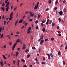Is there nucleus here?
I'll list each match as a JSON object with an SVG mask.
<instances>
[{
  "label": "nucleus",
  "instance_id": "f257e3e1",
  "mask_svg": "<svg viewBox=\"0 0 67 67\" xmlns=\"http://www.w3.org/2000/svg\"><path fill=\"white\" fill-rule=\"evenodd\" d=\"M40 2H38L36 4V5H35V8H34V10H36L37 8H38V4Z\"/></svg>",
  "mask_w": 67,
  "mask_h": 67
},
{
  "label": "nucleus",
  "instance_id": "f03ea898",
  "mask_svg": "<svg viewBox=\"0 0 67 67\" xmlns=\"http://www.w3.org/2000/svg\"><path fill=\"white\" fill-rule=\"evenodd\" d=\"M17 42L15 43L14 44V45L12 47V50H14V48H15V46L16 44H17Z\"/></svg>",
  "mask_w": 67,
  "mask_h": 67
},
{
  "label": "nucleus",
  "instance_id": "7ed1b4c3",
  "mask_svg": "<svg viewBox=\"0 0 67 67\" xmlns=\"http://www.w3.org/2000/svg\"><path fill=\"white\" fill-rule=\"evenodd\" d=\"M63 13V12L62 11H60V12H58L59 14V15H60L61 16L62 15Z\"/></svg>",
  "mask_w": 67,
  "mask_h": 67
},
{
  "label": "nucleus",
  "instance_id": "20e7f679",
  "mask_svg": "<svg viewBox=\"0 0 67 67\" xmlns=\"http://www.w3.org/2000/svg\"><path fill=\"white\" fill-rule=\"evenodd\" d=\"M26 48V45L25 44H23V49H24Z\"/></svg>",
  "mask_w": 67,
  "mask_h": 67
},
{
  "label": "nucleus",
  "instance_id": "39448f33",
  "mask_svg": "<svg viewBox=\"0 0 67 67\" xmlns=\"http://www.w3.org/2000/svg\"><path fill=\"white\" fill-rule=\"evenodd\" d=\"M44 42V40H41V41L40 42V44H43V42Z\"/></svg>",
  "mask_w": 67,
  "mask_h": 67
},
{
  "label": "nucleus",
  "instance_id": "423d86ee",
  "mask_svg": "<svg viewBox=\"0 0 67 67\" xmlns=\"http://www.w3.org/2000/svg\"><path fill=\"white\" fill-rule=\"evenodd\" d=\"M46 54H47V55H48V59L50 60V59L51 58V57L50 56V55L47 53H46Z\"/></svg>",
  "mask_w": 67,
  "mask_h": 67
},
{
  "label": "nucleus",
  "instance_id": "0eeeda50",
  "mask_svg": "<svg viewBox=\"0 0 67 67\" xmlns=\"http://www.w3.org/2000/svg\"><path fill=\"white\" fill-rule=\"evenodd\" d=\"M21 61L23 62V63H25V61L24 60V59H21Z\"/></svg>",
  "mask_w": 67,
  "mask_h": 67
},
{
  "label": "nucleus",
  "instance_id": "6e6552de",
  "mask_svg": "<svg viewBox=\"0 0 67 67\" xmlns=\"http://www.w3.org/2000/svg\"><path fill=\"white\" fill-rule=\"evenodd\" d=\"M5 7H6V11L7 12H8V9H9V6H5Z\"/></svg>",
  "mask_w": 67,
  "mask_h": 67
},
{
  "label": "nucleus",
  "instance_id": "1a4fd4ad",
  "mask_svg": "<svg viewBox=\"0 0 67 67\" xmlns=\"http://www.w3.org/2000/svg\"><path fill=\"white\" fill-rule=\"evenodd\" d=\"M9 4H10V3H9V2H8L7 3V4L6 5V6L9 7Z\"/></svg>",
  "mask_w": 67,
  "mask_h": 67
},
{
  "label": "nucleus",
  "instance_id": "9d476101",
  "mask_svg": "<svg viewBox=\"0 0 67 67\" xmlns=\"http://www.w3.org/2000/svg\"><path fill=\"white\" fill-rule=\"evenodd\" d=\"M23 22V19H21L19 21V23H21L22 22Z\"/></svg>",
  "mask_w": 67,
  "mask_h": 67
},
{
  "label": "nucleus",
  "instance_id": "9b49d317",
  "mask_svg": "<svg viewBox=\"0 0 67 67\" xmlns=\"http://www.w3.org/2000/svg\"><path fill=\"white\" fill-rule=\"evenodd\" d=\"M31 56L30 54H28L27 55V58H28L30 57V56Z\"/></svg>",
  "mask_w": 67,
  "mask_h": 67
},
{
  "label": "nucleus",
  "instance_id": "f8f14e48",
  "mask_svg": "<svg viewBox=\"0 0 67 67\" xmlns=\"http://www.w3.org/2000/svg\"><path fill=\"white\" fill-rule=\"evenodd\" d=\"M50 55L51 57H52V58L54 57V55H52V53H51L50 54Z\"/></svg>",
  "mask_w": 67,
  "mask_h": 67
},
{
  "label": "nucleus",
  "instance_id": "ddd939ff",
  "mask_svg": "<svg viewBox=\"0 0 67 67\" xmlns=\"http://www.w3.org/2000/svg\"><path fill=\"white\" fill-rule=\"evenodd\" d=\"M3 58L4 59H7V58H6V57H5V55H3Z\"/></svg>",
  "mask_w": 67,
  "mask_h": 67
},
{
  "label": "nucleus",
  "instance_id": "4468645a",
  "mask_svg": "<svg viewBox=\"0 0 67 67\" xmlns=\"http://www.w3.org/2000/svg\"><path fill=\"white\" fill-rule=\"evenodd\" d=\"M18 54H19V52H16V57H17V56H18Z\"/></svg>",
  "mask_w": 67,
  "mask_h": 67
},
{
  "label": "nucleus",
  "instance_id": "2eb2a0df",
  "mask_svg": "<svg viewBox=\"0 0 67 67\" xmlns=\"http://www.w3.org/2000/svg\"><path fill=\"white\" fill-rule=\"evenodd\" d=\"M48 22H49V19H48L47 20L46 22V24L47 25H48Z\"/></svg>",
  "mask_w": 67,
  "mask_h": 67
},
{
  "label": "nucleus",
  "instance_id": "dca6fc26",
  "mask_svg": "<svg viewBox=\"0 0 67 67\" xmlns=\"http://www.w3.org/2000/svg\"><path fill=\"white\" fill-rule=\"evenodd\" d=\"M58 0H57L56 1L55 4L56 5H57V4H58Z\"/></svg>",
  "mask_w": 67,
  "mask_h": 67
},
{
  "label": "nucleus",
  "instance_id": "f3484780",
  "mask_svg": "<svg viewBox=\"0 0 67 67\" xmlns=\"http://www.w3.org/2000/svg\"><path fill=\"white\" fill-rule=\"evenodd\" d=\"M20 63V60H19L18 61V64L17 65L18 66H19V63Z\"/></svg>",
  "mask_w": 67,
  "mask_h": 67
},
{
  "label": "nucleus",
  "instance_id": "a211bd4d",
  "mask_svg": "<svg viewBox=\"0 0 67 67\" xmlns=\"http://www.w3.org/2000/svg\"><path fill=\"white\" fill-rule=\"evenodd\" d=\"M13 15V12H12L10 15V16H11L12 17V16Z\"/></svg>",
  "mask_w": 67,
  "mask_h": 67
},
{
  "label": "nucleus",
  "instance_id": "6ab92c4d",
  "mask_svg": "<svg viewBox=\"0 0 67 67\" xmlns=\"http://www.w3.org/2000/svg\"><path fill=\"white\" fill-rule=\"evenodd\" d=\"M1 9H2V10H3V11H4L5 9H4V7H1Z\"/></svg>",
  "mask_w": 67,
  "mask_h": 67
},
{
  "label": "nucleus",
  "instance_id": "aec40b11",
  "mask_svg": "<svg viewBox=\"0 0 67 67\" xmlns=\"http://www.w3.org/2000/svg\"><path fill=\"white\" fill-rule=\"evenodd\" d=\"M18 20H17L15 22V25H16V24H17V23H18Z\"/></svg>",
  "mask_w": 67,
  "mask_h": 67
},
{
  "label": "nucleus",
  "instance_id": "412c9836",
  "mask_svg": "<svg viewBox=\"0 0 67 67\" xmlns=\"http://www.w3.org/2000/svg\"><path fill=\"white\" fill-rule=\"evenodd\" d=\"M10 16V18H9V21H11V19H12L13 17H11V16Z\"/></svg>",
  "mask_w": 67,
  "mask_h": 67
},
{
  "label": "nucleus",
  "instance_id": "4be33fe9",
  "mask_svg": "<svg viewBox=\"0 0 67 67\" xmlns=\"http://www.w3.org/2000/svg\"><path fill=\"white\" fill-rule=\"evenodd\" d=\"M13 63L14 65H15V60H13Z\"/></svg>",
  "mask_w": 67,
  "mask_h": 67
},
{
  "label": "nucleus",
  "instance_id": "5701e85b",
  "mask_svg": "<svg viewBox=\"0 0 67 67\" xmlns=\"http://www.w3.org/2000/svg\"><path fill=\"white\" fill-rule=\"evenodd\" d=\"M42 31L43 32H44L45 31V28H43L42 29Z\"/></svg>",
  "mask_w": 67,
  "mask_h": 67
},
{
  "label": "nucleus",
  "instance_id": "b1692460",
  "mask_svg": "<svg viewBox=\"0 0 67 67\" xmlns=\"http://www.w3.org/2000/svg\"><path fill=\"white\" fill-rule=\"evenodd\" d=\"M2 62H1V66L2 67H3V62H2Z\"/></svg>",
  "mask_w": 67,
  "mask_h": 67
},
{
  "label": "nucleus",
  "instance_id": "393cba45",
  "mask_svg": "<svg viewBox=\"0 0 67 67\" xmlns=\"http://www.w3.org/2000/svg\"><path fill=\"white\" fill-rule=\"evenodd\" d=\"M51 1H52V0H49L48 1V3H49V4L51 3Z\"/></svg>",
  "mask_w": 67,
  "mask_h": 67
},
{
  "label": "nucleus",
  "instance_id": "a878e982",
  "mask_svg": "<svg viewBox=\"0 0 67 67\" xmlns=\"http://www.w3.org/2000/svg\"><path fill=\"white\" fill-rule=\"evenodd\" d=\"M63 11L64 12H65L66 11V9L65 8H64L63 9Z\"/></svg>",
  "mask_w": 67,
  "mask_h": 67
},
{
  "label": "nucleus",
  "instance_id": "bb28decb",
  "mask_svg": "<svg viewBox=\"0 0 67 67\" xmlns=\"http://www.w3.org/2000/svg\"><path fill=\"white\" fill-rule=\"evenodd\" d=\"M58 54L59 55H60V54H61V53L60 51H59L58 53Z\"/></svg>",
  "mask_w": 67,
  "mask_h": 67
},
{
  "label": "nucleus",
  "instance_id": "cd10ccee",
  "mask_svg": "<svg viewBox=\"0 0 67 67\" xmlns=\"http://www.w3.org/2000/svg\"><path fill=\"white\" fill-rule=\"evenodd\" d=\"M32 49H36V48L35 47H33L32 48Z\"/></svg>",
  "mask_w": 67,
  "mask_h": 67
},
{
  "label": "nucleus",
  "instance_id": "c85d7f7f",
  "mask_svg": "<svg viewBox=\"0 0 67 67\" xmlns=\"http://www.w3.org/2000/svg\"><path fill=\"white\" fill-rule=\"evenodd\" d=\"M41 17V15H40L38 14V18H39Z\"/></svg>",
  "mask_w": 67,
  "mask_h": 67
},
{
  "label": "nucleus",
  "instance_id": "c756f323",
  "mask_svg": "<svg viewBox=\"0 0 67 67\" xmlns=\"http://www.w3.org/2000/svg\"><path fill=\"white\" fill-rule=\"evenodd\" d=\"M26 53H28L29 52V50L26 49L25 50Z\"/></svg>",
  "mask_w": 67,
  "mask_h": 67
},
{
  "label": "nucleus",
  "instance_id": "7c9ffc66",
  "mask_svg": "<svg viewBox=\"0 0 67 67\" xmlns=\"http://www.w3.org/2000/svg\"><path fill=\"white\" fill-rule=\"evenodd\" d=\"M20 42V39H18L16 41V42H17L18 43V42Z\"/></svg>",
  "mask_w": 67,
  "mask_h": 67
},
{
  "label": "nucleus",
  "instance_id": "2f4dec72",
  "mask_svg": "<svg viewBox=\"0 0 67 67\" xmlns=\"http://www.w3.org/2000/svg\"><path fill=\"white\" fill-rule=\"evenodd\" d=\"M3 7H4L5 5V4L4 3H3L2 4Z\"/></svg>",
  "mask_w": 67,
  "mask_h": 67
},
{
  "label": "nucleus",
  "instance_id": "473e14b6",
  "mask_svg": "<svg viewBox=\"0 0 67 67\" xmlns=\"http://www.w3.org/2000/svg\"><path fill=\"white\" fill-rule=\"evenodd\" d=\"M51 41H54V38L53 37L51 38Z\"/></svg>",
  "mask_w": 67,
  "mask_h": 67
},
{
  "label": "nucleus",
  "instance_id": "72a5a7b5",
  "mask_svg": "<svg viewBox=\"0 0 67 67\" xmlns=\"http://www.w3.org/2000/svg\"><path fill=\"white\" fill-rule=\"evenodd\" d=\"M20 34V32H19V31H17L16 32V34Z\"/></svg>",
  "mask_w": 67,
  "mask_h": 67
},
{
  "label": "nucleus",
  "instance_id": "f704fd0d",
  "mask_svg": "<svg viewBox=\"0 0 67 67\" xmlns=\"http://www.w3.org/2000/svg\"><path fill=\"white\" fill-rule=\"evenodd\" d=\"M41 64H43V65H44V64H45V63L44 62H42Z\"/></svg>",
  "mask_w": 67,
  "mask_h": 67
},
{
  "label": "nucleus",
  "instance_id": "c9c22d12",
  "mask_svg": "<svg viewBox=\"0 0 67 67\" xmlns=\"http://www.w3.org/2000/svg\"><path fill=\"white\" fill-rule=\"evenodd\" d=\"M31 30V27H29L28 30V31H30V30Z\"/></svg>",
  "mask_w": 67,
  "mask_h": 67
},
{
  "label": "nucleus",
  "instance_id": "e433bc0d",
  "mask_svg": "<svg viewBox=\"0 0 67 67\" xmlns=\"http://www.w3.org/2000/svg\"><path fill=\"white\" fill-rule=\"evenodd\" d=\"M52 20H51L50 21V23H49V24H51V23H52Z\"/></svg>",
  "mask_w": 67,
  "mask_h": 67
},
{
  "label": "nucleus",
  "instance_id": "4c0bfd02",
  "mask_svg": "<svg viewBox=\"0 0 67 67\" xmlns=\"http://www.w3.org/2000/svg\"><path fill=\"white\" fill-rule=\"evenodd\" d=\"M58 20L59 21V22H60V21H61V19L60 18H59L58 19Z\"/></svg>",
  "mask_w": 67,
  "mask_h": 67
},
{
  "label": "nucleus",
  "instance_id": "58836bf2",
  "mask_svg": "<svg viewBox=\"0 0 67 67\" xmlns=\"http://www.w3.org/2000/svg\"><path fill=\"white\" fill-rule=\"evenodd\" d=\"M17 49H18V51H20V48H17Z\"/></svg>",
  "mask_w": 67,
  "mask_h": 67
},
{
  "label": "nucleus",
  "instance_id": "ea45409f",
  "mask_svg": "<svg viewBox=\"0 0 67 67\" xmlns=\"http://www.w3.org/2000/svg\"><path fill=\"white\" fill-rule=\"evenodd\" d=\"M29 13V12H25V14H27V13Z\"/></svg>",
  "mask_w": 67,
  "mask_h": 67
},
{
  "label": "nucleus",
  "instance_id": "a19ab883",
  "mask_svg": "<svg viewBox=\"0 0 67 67\" xmlns=\"http://www.w3.org/2000/svg\"><path fill=\"white\" fill-rule=\"evenodd\" d=\"M3 34H2V35H1V38H2L3 37Z\"/></svg>",
  "mask_w": 67,
  "mask_h": 67
},
{
  "label": "nucleus",
  "instance_id": "79ce46f5",
  "mask_svg": "<svg viewBox=\"0 0 67 67\" xmlns=\"http://www.w3.org/2000/svg\"><path fill=\"white\" fill-rule=\"evenodd\" d=\"M41 26H43V25H44V24L42 23H41Z\"/></svg>",
  "mask_w": 67,
  "mask_h": 67
},
{
  "label": "nucleus",
  "instance_id": "37998d69",
  "mask_svg": "<svg viewBox=\"0 0 67 67\" xmlns=\"http://www.w3.org/2000/svg\"><path fill=\"white\" fill-rule=\"evenodd\" d=\"M4 25H5L6 24V21H4Z\"/></svg>",
  "mask_w": 67,
  "mask_h": 67
},
{
  "label": "nucleus",
  "instance_id": "c03bdc74",
  "mask_svg": "<svg viewBox=\"0 0 67 67\" xmlns=\"http://www.w3.org/2000/svg\"><path fill=\"white\" fill-rule=\"evenodd\" d=\"M55 25V24L54 23H53L52 24V26H54Z\"/></svg>",
  "mask_w": 67,
  "mask_h": 67
},
{
  "label": "nucleus",
  "instance_id": "a18cd8bd",
  "mask_svg": "<svg viewBox=\"0 0 67 67\" xmlns=\"http://www.w3.org/2000/svg\"><path fill=\"white\" fill-rule=\"evenodd\" d=\"M57 32L58 33H59V34L61 33V32H60V31H58Z\"/></svg>",
  "mask_w": 67,
  "mask_h": 67
},
{
  "label": "nucleus",
  "instance_id": "49530a36",
  "mask_svg": "<svg viewBox=\"0 0 67 67\" xmlns=\"http://www.w3.org/2000/svg\"><path fill=\"white\" fill-rule=\"evenodd\" d=\"M48 40V39L47 38H46L45 39V41H47Z\"/></svg>",
  "mask_w": 67,
  "mask_h": 67
},
{
  "label": "nucleus",
  "instance_id": "de8ad7c7",
  "mask_svg": "<svg viewBox=\"0 0 67 67\" xmlns=\"http://www.w3.org/2000/svg\"><path fill=\"white\" fill-rule=\"evenodd\" d=\"M63 64H64V65H65V62L64 61H63Z\"/></svg>",
  "mask_w": 67,
  "mask_h": 67
},
{
  "label": "nucleus",
  "instance_id": "09e8293b",
  "mask_svg": "<svg viewBox=\"0 0 67 67\" xmlns=\"http://www.w3.org/2000/svg\"><path fill=\"white\" fill-rule=\"evenodd\" d=\"M29 21H30V22H32V19H30L29 20Z\"/></svg>",
  "mask_w": 67,
  "mask_h": 67
},
{
  "label": "nucleus",
  "instance_id": "8fccbe9b",
  "mask_svg": "<svg viewBox=\"0 0 67 67\" xmlns=\"http://www.w3.org/2000/svg\"><path fill=\"white\" fill-rule=\"evenodd\" d=\"M27 25V23H26L25 24V26H26Z\"/></svg>",
  "mask_w": 67,
  "mask_h": 67
},
{
  "label": "nucleus",
  "instance_id": "3c124183",
  "mask_svg": "<svg viewBox=\"0 0 67 67\" xmlns=\"http://www.w3.org/2000/svg\"><path fill=\"white\" fill-rule=\"evenodd\" d=\"M30 31H29V30H27V33L28 34H29V33H30Z\"/></svg>",
  "mask_w": 67,
  "mask_h": 67
},
{
  "label": "nucleus",
  "instance_id": "603ef678",
  "mask_svg": "<svg viewBox=\"0 0 67 67\" xmlns=\"http://www.w3.org/2000/svg\"><path fill=\"white\" fill-rule=\"evenodd\" d=\"M31 15L32 17H33V16H34V14H32L31 15Z\"/></svg>",
  "mask_w": 67,
  "mask_h": 67
},
{
  "label": "nucleus",
  "instance_id": "864d4df0",
  "mask_svg": "<svg viewBox=\"0 0 67 67\" xmlns=\"http://www.w3.org/2000/svg\"><path fill=\"white\" fill-rule=\"evenodd\" d=\"M57 7H55L54 8V10H57Z\"/></svg>",
  "mask_w": 67,
  "mask_h": 67
},
{
  "label": "nucleus",
  "instance_id": "5fc2aeb1",
  "mask_svg": "<svg viewBox=\"0 0 67 67\" xmlns=\"http://www.w3.org/2000/svg\"><path fill=\"white\" fill-rule=\"evenodd\" d=\"M63 46H64V45L63 44H62L60 45V47H63Z\"/></svg>",
  "mask_w": 67,
  "mask_h": 67
},
{
  "label": "nucleus",
  "instance_id": "6e6d98bb",
  "mask_svg": "<svg viewBox=\"0 0 67 67\" xmlns=\"http://www.w3.org/2000/svg\"><path fill=\"white\" fill-rule=\"evenodd\" d=\"M38 22V20H37L35 21V23H37Z\"/></svg>",
  "mask_w": 67,
  "mask_h": 67
},
{
  "label": "nucleus",
  "instance_id": "4d7b16f0",
  "mask_svg": "<svg viewBox=\"0 0 67 67\" xmlns=\"http://www.w3.org/2000/svg\"><path fill=\"white\" fill-rule=\"evenodd\" d=\"M58 35H59V36H61L62 35H61V34H58Z\"/></svg>",
  "mask_w": 67,
  "mask_h": 67
},
{
  "label": "nucleus",
  "instance_id": "13d9d810",
  "mask_svg": "<svg viewBox=\"0 0 67 67\" xmlns=\"http://www.w3.org/2000/svg\"><path fill=\"white\" fill-rule=\"evenodd\" d=\"M38 29V26H36V29L37 30Z\"/></svg>",
  "mask_w": 67,
  "mask_h": 67
},
{
  "label": "nucleus",
  "instance_id": "bf43d9fd",
  "mask_svg": "<svg viewBox=\"0 0 67 67\" xmlns=\"http://www.w3.org/2000/svg\"><path fill=\"white\" fill-rule=\"evenodd\" d=\"M57 29H59V26H58L57 27Z\"/></svg>",
  "mask_w": 67,
  "mask_h": 67
},
{
  "label": "nucleus",
  "instance_id": "052dcab7",
  "mask_svg": "<svg viewBox=\"0 0 67 67\" xmlns=\"http://www.w3.org/2000/svg\"><path fill=\"white\" fill-rule=\"evenodd\" d=\"M16 8H17V7H16L14 9V11H15L16 10Z\"/></svg>",
  "mask_w": 67,
  "mask_h": 67
},
{
  "label": "nucleus",
  "instance_id": "680f3d73",
  "mask_svg": "<svg viewBox=\"0 0 67 67\" xmlns=\"http://www.w3.org/2000/svg\"><path fill=\"white\" fill-rule=\"evenodd\" d=\"M42 22L43 23H45V21H44V20H43L42 21Z\"/></svg>",
  "mask_w": 67,
  "mask_h": 67
},
{
  "label": "nucleus",
  "instance_id": "e2e57ef3",
  "mask_svg": "<svg viewBox=\"0 0 67 67\" xmlns=\"http://www.w3.org/2000/svg\"><path fill=\"white\" fill-rule=\"evenodd\" d=\"M33 37L32 36L31 37V40H33Z\"/></svg>",
  "mask_w": 67,
  "mask_h": 67
},
{
  "label": "nucleus",
  "instance_id": "0e129e2a",
  "mask_svg": "<svg viewBox=\"0 0 67 67\" xmlns=\"http://www.w3.org/2000/svg\"><path fill=\"white\" fill-rule=\"evenodd\" d=\"M45 57H43V60H45Z\"/></svg>",
  "mask_w": 67,
  "mask_h": 67
},
{
  "label": "nucleus",
  "instance_id": "69168bd1",
  "mask_svg": "<svg viewBox=\"0 0 67 67\" xmlns=\"http://www.w3.org/2000/svg\"><path fill=\"white\" fill-rule=\"evenodd\" d=\"M37 17V15H35L34 16V17L35 18H36Z\"/></svg>",
  "mask_w": 67,
  "mask_h": 67
},
{
  "label": "nucleus",
  "instance_id": "338daca9",
  "mask_svg": "<svg viewBox=\"0 0 67 67\" xmlns=\"http://www.w3.org/2000/svg\"><path fill=\"white\" fill-rule=\"evenodd\" d=\"M33 67V65H30V67Z\"/></svg>",
  "mask_w": 67,
  "mask_h": 67
},
{
  "label": "nucleus",
  "instance_id": "774afa93",
  "mask_svg": "<svg viewBox=\"0 0 67 67\" xmlns=\"http://www.w3.org/2000/svg\"><path fill=\"white\" fill-rule=\"evenodd\" d=\"M23 67H27V66L26 65H24V66Z\"/></svg>",
  "mask_w": 67,
  "mask_h": 67
}]
</instances>
